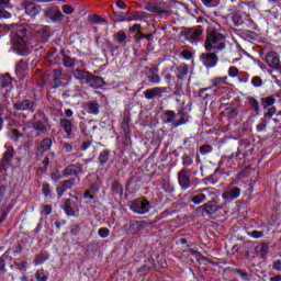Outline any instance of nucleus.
<instances>
[{"instance_id": "39448f33", "label": "nucleus", "mask_w": 281, "mask_h": 281, "mask_svg": "<svg viewBox=\"0 0 281 281\" xmlns=\"http://www.w3.org/2000/svg\"><path fill=\"white\" fill-rule=\"evenodd\" d=\"M240 196V188L237 187H229L223 194L222 199L226 201V203H231V201H234L235 199H238Z\"/></svg>"}, {"instance_id": "7c9ffc66", "label": "nucleus", "mask_w": 281, "mask_h": 281, "mask_svg": "<svg viewBox=\"0 0 281 281\" xmlns=\"http://www.w3.org/2000/svg\"><path fill=\"white\" fill-rule=\"evenodd\" d=\"M248 236H250V238H262V236H265V233L259 231H251L248 233Z\"/></svg>"}, {"instance_id": "13d9d810", "label": "nucleus", "mask_w": 281, "mask_h": 281, "mask_svg": "<svg viewBox=\"0 0 281 281\" xmlns=\"http://www.w3.org/2000/svg\"><path fill=\"white\" fill-rule=\"evenodd\" d=\"M117 8H120L121 10H124V8H126V3L122 2V1H117L116 2Z\"/></svg>"}, {"instance_id": "79ce46f5", "label": "nucleus", "mask_w": 281, "mask_h": 281, "mask_svg": "<svg viewBox=\"0 0 281 281\" xmlns=\"http://www.w3.org/2000/svg\"><path fill=\"white\" fill-rule=\"evenodd\" d=\"M42 214L44 216H49V214H52V206L49 205L44 206V209L42 210Z\"/></svg>"}, {"instance_id": "ddd939ff", "label": "nucleus", "mask_w": 281, "mask_h": 281, "mask_svg": "<svg viewBox=\"0 0 281 281\" xmlns=\"http://www.w3.org/2000/svg\"><path fill=\"white\" fill-rule=\"evenodd\" d=\"M49 148H52V139L45 138V139L41 140V143L37 147V153H38V155H45V153H47V150H49Z\"/></svg>"}, {"instance_id": "c9c22d12", "label": "nucleus", "mask_w": 281, "mask_h": 281, "mask_svg": "<svg viewBox=\"0 0 281 281\" xmlns=\"http://www.w3.org/2000/svg\"><path fill=\"white\" fill-rule=\"evenodd\" d=\"M201 155H207V153H212V147L210 145H204L200 147Z\"/></svg>"}, {"instance_id": "c03bdc74", "label": "nucleus", "mask_w": 281, "mask_h": 281, "mask_svg": "<svg viewBox=\"0 0 281 281\" xmlns=\"http://www.w3.org/2000/svg\"><path fill=\"white\" fill-rule=\"evenodd\" d=\"M12 14L5 10L0 11V19H11Z\"/></svg>"}, {"instance_id": "473e14b6", "label": "nucleus", "mask_w": 281, "mask_h": 281, "mask_svg": "<svg viewBox=\"0 0 281 281\" xmlns=\"http://www.w3.org/2000/svg\"><path fill=\"white\" fill-rule=\"evenodd\" d=\"M109 234H111V231H109V228H100L99 229V236L101 238H109Z\"/></svg>"}, {"instance_id": "20e7f679", "label": "nucleus", "mask_w": 281, "mask_h": 281, "mask_svg": "<svg viewBox=\"0 0 281 281\" xmlns=\"http://www.w3.org/2000/svg\"><path fill=\"white\" fill-rule=\"evenodd\" d=\"M132 212L135 214H146L150 211V203L145 199H136L131 205Z\"/></svg>"}, {"instance_id": "dca6fc26", "label": "nucleus", "mask_w": 281, "mask_h": 281, "mask_svg": "<svg viewBox=\"0 0 281 281\" xmlns=\"http://www.w3.org/2000/svg\"><path fill=\"white\" fill-rule=\"evenodd\" d=\"M71 186H74V182H71V180L65 181V182H60L57 187V193L59 196H63L65 190H69V188H71Z\"/></svg>"}, {"instance_id": "0e129e2a", "label": "nucleus", "mask_w": 281, "mask_h": 281, "mask_svg": "<svg viewBox=\"0 0 281 281\" xmlns=\"http://www.w3.org/2000/svg\"><path fill=\"white\" fill-rule=\"evenodd\" d=\"M35 1H37V3H49L54 0H35Z\"/></svg>"}, {"instance_id": "6e6d98bb", "label": "nucleus", "mask_w": 281, "mask_h": 281, "mask_svg": "<svg viewBox=\"0 0 281 281\" xmlns=\"http://www.w3.org/2000/svg\"><path fill=\"white\" fill-rule=\"evenodd\" d=\"M5 269V259L3 257H0V271H3Z\"/></svg>"}, {"instance_id": "37998d69", "label": "nucleus", "mask_w": 281, "mask_h": 281, "mask_svg": "<svg viewBox=\"0 0 281 281\" xmlns=\"http://www.w3.org/2000/svg\"><path fill=\"white\" fill-rule=\"evenodd\" d=\"M92 23H102L104 21V19H102V16L94 14L91 18Z\"/></svg>"}, {"instance_id": "6ab92c4d", "label": "nucleus", "mask_w": 281, "mask_h": 281, "mask_svg": "<svg viewBox=\"0 0 281 281\" xmlns=\"http://www.w3.org/2000/svg\"><path fill=\"white\" fill-rule=\"evenodd\" d=\"M166 115H167V122L169 124H173V126H181V124H186V121H181L179 123H175V119L177 117L176 114H175V111H167L166 112Z\"/></svg>"}, {"instance_id": "f704fd0d", "label": "nucleus", "mask_w": 281, "mask_h": 281, "mask_svg": "<svg viewBox=\"0 0 281 281\" xmlns=\"http://www.w3.org/2000/svg\"><path fill=\"white\" fill-rule=\"evenodd\" d=\"M63 12L65 14H74V7H71L69 4H65V5H63Z\"/></svg>"}, {"instance_id": "4be33fe9", "label": "nucleus", "mask_w": 281, "mask_h": 281, "mask_svg": "<svg viewBox=\"0 0 281 281\" xmlns=\"http://www.w3.org/2000/svg\"><path fill=\"white\" fill-rule=\"evenodd\" d=\"M146 10H148V12H157L158 14H166V12H170L169 8L161 9V8L155 7V5H149L146 8Z\"/></svg>"}, {"instance_id": "f257e3e1", "label": "nucleus", "mask_w": 281, "mask_h": 281, "mask_svg": "<svg viewBox=\"0 0 281 281\" xmlns=\"http://www.w3.org/2000/svg\"><path fill=\"white\" fill-rule=\"evenodd\" d=\"M25 34L27 32L23 27H18L12 33V49L19 54V56H27L30 54V50L27 49V44L25 43Z\"/></svg>"}, {"instance_id": "393cba45", "label": "nucleus", "mask_w": 281, "mask_h": 281, "mask_svg": "<svg viewBox=\"0 0 281 281\" xmlns=\"http://www.w3.org/2000/svg\"><path fill=\"white\" fill-rule=\"evenodd\" d=\"M114 40L116 43L122 44L126 41V33L124 31H120L114 35Z\"/></svg>"}, {"instance_id": "b1692460", "label": "nucleus", "mask_w": 281, "mask_h": 281, "mask_svg": "<svg viewBox=\"0 0 281 281\" xmlns=\"http://www.w3.org/2000/svg\"><path fill=\"white\" fill-rule=\"evenodd\" d=\"M63 175L64 177H70V175H78V170H76L75 165H70L64 170Z\"/></svg>"}, {"instance_id": "aec40b11", "label": "nucleus", "mask_w": 281, "mask_h": 281, "mask_svg": "<svg viewBox=\"0 0 281 281\" xmlns=\"http://www.w3.org/2000/svg\"><path fill=\"white\" fill-rule=\"evenodd\" d=\"M89 113H92L93 115H98L100 113V104H98L97 101H92L88 104Z\"/></svg>"}, {"instance_id": "8fccbe9b", "label": "nucleus", "mask_w": 281, "mask_h": 281, "mask_svg": "<svg viewBox=\"0 0 281 281\" xmlns=\"http://www.w3.org/2000/svg\"><path fill=\"white\" fill-rule=\"evenodd\" d=\"M109 159V155L108 154H101L100 155V161L101 164H106V160Z\"/></svg>"}, {"instance_id": "9d476101", "label": "nucleus", "mask_w": 281, "mask_h": 281, "mask_svg": "<svg viewBox=\"0 0 281 281\" xmlns=\"http://www.w3.org/2000/svg\"><path fill=\"white\" fill-rule=\"evenodd\" d=\"M266 63L268 67H271L272 69H277V67L280 65V57L278 56V53L270 52L266 56Z\"/></svg>"}, {"instance_id": "bf43d9fd", "label": "nucleus", "mask_w": 281, "mask_h": 281, "mask_svg": "<svg viewBox=\"0 0 281 281\" xmlns=\"http://www.w3.org/2000/svg\"><path fill=\"white\" fill-rule=\"evenodd\" d=\"M52 179H53V181H58V179H60V173H58V172L53 173Z\"/></svg>"}, {"instance_id": "f8f14e48", "label": "nucleus", "mask_w": 281, "mask_h": 281, "mask_svg": "<svg viewBox=\"0 0 281 281\" xmlns=\"http://www.w3.org/2000/svg\"><path fill=\"white\" fill-rule=\"evenodd\" d=\"M24 10H25L26 14L32 18L37 16V14L41 13V7H38L32 2L25 3Z\"/></svg>"}, {"instance_id": "680f3d73", "label": "nucleus", "mask_w": 281, "mask_h": 281, "mask_svg": "<svg viewBox=\"0 0 281 281\" xmlns=\"http://www.w3.org/2000/svg\"><path fill=\"white\" fill-rule=\"evenodd\" d=\"M65 115H66V117H71L74 115V111L66 110Z\"/></svg>"}, {"instance_id": "cd10ccee", "label": "nucleus", "mask_w": 281, "mask_h": 281, "mask_svg": "<svg viewBox=\"0 0 281 281\" xmlns=\"http://www.w3.org/2000/svg\"><path fill=\"white\" fill-rule=\"evenodd\" d=\"M251 85L252 87H255L256 89L262 87L263 82H262V78H260L259 76H255L251 79Z\"/></svg>"}, {"instance_id": "4468645a", "label": "nucleus", "mask_w": 281, "mask_h": 281, "mask_svg": "<svg viewBox=\"0 0 281 281\" xmlns=\"http://www.w3.org/2000/svg\"><path fill=\"white\" fill-rule=\"evenodd\" d=\"M199 210H201L205 214H216V212H218V206H216V204L212 202H209L200 206Z\"/></svg>"}, {"instance_id": "6e6552de", "label": "nucleus", "mask_w": 281, "mask_h": 281, "mask_svg": "<svg viewBox=\"0 0 281 281\" xmlns=\"http://www.w3.org/2000/svg\"><path fill=\"white\" fill-rule=\"evenodd\" d=\"M166 93V88H151L144 91L146 100H155V98H161Z\"/></svg>"}, {"instance_id": "423d86ee", "label": "nucleus", "mask_w": 281, "mask_h": 281, "mask_svg": "<svg viewBox=\"0 0 281 281\" xmlns=\"http://www.w3.org/2000/svg\"><path fill=\"white\" fill-rule=\"evenodd\" d=\"M178 183L181 190H188V188H190V172L187 170H181L178 173Z\"/></svg>"}, {"instance_id": "5701e85b", "label": "nucleus", "mask_w": 281, "mask_h": 281, "mask_svg": "<svg viewBox=\"0 0 281 281\" xmlns=\"http://www.w3.org/2000/svg\"><path fill=\"white\" fill-rule=\"evenodd\" d=\"M206 8H218L221 0H201Z\"/></svg>"}, {"instance_id": "603ef678", "label": "nucleus", "mask_w": 281, "mask_h": 281, "mask_svg": "<svg viewBox=\"0 0 281 281\" xmlns=\"http://www.w3.org/2000/svg\"><path fill=\"white\" fill-rule=\"evenodd\" d=\"M142 29V25L140 24H134L130 31L131 32H139V30Z\"/></svg>"}, {"instance_id": "49530a36", "label": "nucleus", "mask_w": 281, "mask_h": 281, "mask_svg": "<svg viewBox=\"0 0 281 281\" xmlns=\"http://www.w3.org/2000/svg\"><path fill=\"white\" fill-rule=\"evenodd\" d=\"M182 56L186 60H190V58H192V53L190 50H184L182 52Z\"/></svg>"}, {"instance_id": "7ed1b4c3", "label": "nucleus", "mask_w": 281, "mask_h": 281, "mask_svg": "<svg viewBox=\"0 0 281 281\" xmlns=\"http://www.w3.org/2000/svg\"><path fill=\"white\" fill-rule=\"evenodd\" d=\"M223 38H225V36H223L221 33L209 32L205 42V49H207L209 52L212 49H225Z\"/></svg>"}, {"instance_id": "c85d7f7f", "label": "nucleus", "mask_w": 281, "mask_h": 281, "mask_svg": "<svg viewBox=\"0 0 281 281\" xmlns=\"http://www.w3.org/2000/svg\"><path fill=\"white\" fill-rule=\"evenodd\" d=\"M47 260V257L45 255H37L34 259V265L38 266V265H43V262H45Z\"/></svg>"}, {"instance_id": "1a4fd4ad", "label": "nucleus", "mask_w": 281, "mask_h": 281, "mask_svg": "<svg viewBox=\"0 0 281 281\" xmlns=\"http://www.w3.org/2000/svg\"><path fill=\"white\" fill-rule=\"evenodd\" d=\"M201 34H203V29H189L186 33V38L189 43H196L198 38H201Z\"/></svg>"}, {"instance_id": "e2e57ef3", "label": "nucleus", "mask_w": 281, "mask_h": 281, "mask_svg": "<svg viewBox=\"0 0 281 281\" xmlns=\"http://www.w3.org/2000/svg\"><path fill=\"white\" fill-rule=\"evenodd\" d=\"M270 281H281V276H276L271 278Z\"/></svg>"}, {"instance_id": "e433bc0d", "label": "nucleus", "mask_w": 281, "mask_h": 281, "mask_svg": "<svg viewBox=\"0 0 281 281\" xmlns=\"http://www.w3.org/2000/svg\"><path fill=\"white\" fill-rule=\"evenodd\" d=\"M143 16H144V13L136 12V13H134V16L126 19V21H139V19Z\"/></svg>"}, {"instance_id": "9b49d317", "label": "nucleus", "mask_w": 281, "mask_h": 281, "mask_svg": "<svg viewBox=\"0 0 281 281\" xmlns=\"http://www.w3.org/2000/svg\"><path fill=\"white\" fill-rule=\"evenodd\" d=\"M13 106L16 111H34V102L30 100H24L22 102L14 103Z\"/></svg>"}, {"instance_id": "3c124183", "label": "nucleus", "mask_w": 281, "mask_h": 281, "mask_svg": "<svg viewBox=\"0 0 281 281\" xmlns=\"http://www.w3.org/2000/svg\"><path fill=\"white\" fill-rule=\"evenodd\" d=\"M183 166H192V158L184 157L183 159Z\"/></svg>"}, {"instance_id": "de8ad7c7", "label": "nucleus", "mask_w": 281, "mask_h": 281, "mask_svg": "<svg viewBox=\"0 0 281 281\" xmlns=\"http://www.w3.org/2000/svg\"><path fill=\"white\" fill-rule=\"evenodd\" d=\"M277 111H278V110L276 109V106H272V108H270V109L268 110L267 115H269V117H273V115H276Z\"/></svg>"}, {"instance_id": "774afa93", "label": "nucleus", "mask_w": 281, "mask_h": 281, "mask_svg": "<svg viewBox=\"0 0 281 281\" xmlns=\"http://www.w3.org/2000/svg\"><path fill=\"white\" fill-rule=\"evenodd\" d=\"M165 80H172V75H165Z\"/></svg>"}, {"instance_id": "a878e982", "label": "nucleus", "mask_w": 281, "mask_h": 281, "mask_svg": "<svg viewBox=\"0 0 281 281\" xmlns=\"http://www.w3.org/2000/svg\"><path fill=\"white\" fill-rule=\"evenodd\" d=\"M11 83H12V77H10V75H5L4 77H2L0 82L1 89H5V87H8Z\"/></svg>"}, {"instance_id": "2eb2a0df", "label": "nucleus", "mask_w": 281, "mask_h": 281, "mask_svg": "<svg viewBox=\"0 0 281 281\" xmlns=\"http://www.w3.org/2000/svg\"><path fill=\"white\" fill-rule=\"evenodd\" d=\"M60 126L61 128H64L65 133H67V135H71V132L74 130V123H71V121L67 120V119H63L60 121Z\"/></svg>"}, {"instance_id": "052dcab7", "label": "nucleus", "mask_w": 281, "mask_h": 281, "mask_svg": "<svg viewBox=\"0 0 281 281\" xmlns=\"http://www.w3.org/2000/svg\"><path fill=\"white\" fill-rule=\"evenodd\" d=\"M12 135H13V137H15L16 139H19V137H21V135L19 134V130H12Z\"/></svg>"}, {"instance_id": "2f4dec72", "label": "nucleus", "mask_w": 281, "mask_h": 281, "mask_svg": "<svg viewBox=\"0 0 281 281\" xmlns=\"http://www.w3.org/2000/svg\"><path fill=\"white\" fill-rule=\"evenodd\" d=\"M149 82H153L154 85H159V82H161V77H159V75L157 74H154L149 76Z\"/></svg>"}, {"instance_id": "72a5a7b5", "label": "nucleus", "mask_w": 281, "mask_h": 281, "mask_svg": "<svg viewBox=\"0 0 281 281\" xmlns=\"http://www.w3.org/2000/svg\"><path fill=\"white\" fill-rule=\"evenodd\" d=\"M15 266L19 269V271H22V272L27 271V262H25V261L16 262Z\"/></svg>"}, {"instance_id": "a18cd8bd", "label": "nucleus", "mask_w": 281, "mask_h": 281, "mask_svg": "<svg viewBox=\"0 0 281 281\" xmlns=\"http://www.w3.org/2000/svg\"><path fill=\"white\" fill-rule=\"evenodd\" d=\"M272 269H274V271H281V261L280 260L274 261Z\"/></svg>"}, {"instance_id": "f3484780", "label": "nucleus", "mask_w": 281, "mask_h": 281, "mask_svg": "<svg viewBox=\"0 0 281 281\" xmlns=\"http://www.w3.org/2000/svg\"><path fill=\"white\" fill-rule=\"evenodd\" d=\"M33 131H38V133H47L49 131V126L45 122H37L31 126Z\"/></svg>"}, {"instance_id": "338daca9", "label": "nucleus", "mask_w": 281, "mask_h": 281, "mask_svg": "<svg viewBox=\"0 0 281 281\" xmlns=\"http://www.w3.org/2000/svg\"><path fill=\"white\" fill-rule=\"evenodd\" d=\"M94 82H100V85H102V78H100V77H97V78H94Z\"/></svg>"}, {"instance_id": "ea45409f", "label": "nucleus", "mask_w": 281, "mask_h": 281, "mask_svg": "<svg viewBox=\"0 0 281 281\" xmlns=\"http://www.w3.org/2000/svg\"><path fill=\"white\" fill-rule=\"evenodd\" d=\"M64 65H65V67H72L74 58L66 56V58H64Z\"/></svg>"}, {"instance_id": "412c9836", "label": "nucleus", "mask_w": 281, "mask_h": 281, "mask_svg": "<svg viewBox=\"0 0 281 281\" xmlns=\"http://www.w3.org/2000/svg\"><path fill=\"white\" fill-rule=\"evenodd\" d=\"M206 200H207V196L203 193H200L198 195H194L191 199V202L194 203V205H201V203H203V201H206Z\"/></svg>"}, {"instance_id": "f03ea898", "label": "nucleus", "mask_w": 281, "mask_h": 281, "mask_svg": "<svg viewBox=\"0 0 281 281\" xmlns=\"http://www.w3.org/2000/svg\"><path fill=\"white\" fill-rule=\"evenodd\" d=\"M227 77H215L211 79V87L204 88L201 90V93H205V91H213L217 95H222V93H227Z\"/></svg>"}, {"instance_id": "69168bd1", "label": "nucleus", "mask_w": 281, "mask_h": 281, "mask_svg": "<svg viewBox=\"0 0 281 281\" xmlns=\"http://www.w3.org/2000/svg\"><path fill=\"white\" fill-rule=\"evenodd\" d=\"M237 273H239V276H241V278H246L247 277V273L240 271V270H237Z\"/></svg>"}, {"instance_id": "58836bf2", "label": "nucleus", "mask_w": 281, "mask_h": 281, "mask_svg": "<svg viewBox=\"0 0 281 281\" xmlns=\"http://www.w3.org/2000/svg\"><path fill=\"white\" fill-rule=\"evenodd\" d=\"M178 71H181V75H178V78H181V76H188V66H180Z\"/></svg>"}, {"instance_id": "4d7b16f0", "label": "nucleus", "mask_w": 281, "mask_h": 281, "mask_svg": "<svg viewBox=\"0 0 281 281\" xmlns=\"http://www.w3.org/2000/svg\"><path fill=\"white\" fill-rule=\"evenodd\" d=\"M43 192H44L45 196H49V186L48 184H45L43 187Z\"/></svg>"}, {"instance_id": "5fc2aeb1", "label": "nucleus", "mask_w": 281, "mask_h": 281, "mask_svg": "<svg viewBox=\"0 0 281 281\" xmlns=\"http://www.w3.org/2000/svg\"><path fill=\"white\" fill-rule=\"evenodd\" d=\"M266 128H267V122L266 121H262L261 125L257 126L258 131H265Z\"/></svg>"}, {"instance_id": "4c0bfd02", "label": "nucleus", "mask_w": 281, "mask_h": 281, "mask_svg": "<svg viewBox=\"0 0 281 281\" xmlns=\"http://www.w3.org/2000/svg\"><path fill=\"white\" fill-rule=\"evenodd\" d=\"M228 76H231V78H236V76H238V68L231 67L228 70Z\"/></svg>"}, {"instance_id": "09e8293b", "label": "nucleus", "mask_w": 281, "mask_h": 281, "mask_svg": "<svg viewBox=\"0 0 281 281\" xmlns=\"http://www.w3.org/2000/svg\"><path fill=\"white\" fill-rule=\"evenodd\" d=\"M250 104L255 109V111H258V109H260V105L258 104V101H256L255 99L250 100Z\"/></svg>"}, {"instance_id": "0eeeda50", "label": "nucleus", "mask_w": 281, "mask_h": 281, "mask_svg": "<svg viewBox=\"0 0 281 281\" xmlns=\"http://www.w3.org/2000/svg\"><path fill=\"white\" fill-rule=\"evenodd\" d=\"M201 60L204 65V67H216V64L218 63V58L216 57V54L213 53H206L202 54Z\"/></svg>"}, {"instance_id": "a19ab883", "label": "nucleus", "mask_w": 281, "mask_h": 281, "mask_svg": "<svg viewBox=\"0 0 281 281\" xmlns=\"http://www.w3.org/2000/svg\"><path fill=\"white\" fill-rule=\"evenodd\" d=\"M61 149L65 150V153H71L74 147L68 143H64V144H61Z\"/></svg>"}, {"instance_id": "864d4df0", "label": "nucleus", "mask_w": 281, "mask_h": 281, "mask_svg": "<svg viewBox=\"0 0 281 281\" xmlns=\"http://www.w3.org/2000/svg\"><path fill=\"white\" fill-rule=\"evenodd\" d=\"M10 5V0H0V8H8Z\"/></svg>"}, {"instance_id": "c756f323", "label": "nucleus", "mask_w": 281, "mask_h": 281, "mask_svg": "<svg viewBox=\"0 0 281 281\" xmlns=\"http://www.w3.org/2000/svg\"><path fill=\"white\" fill-rule=\"evenodd\" d=\"M35 278L37 281H47V276H45L43 270H38L35 274Z\"/></svg>"}, {"instance_id": "bb28decb", "label": "nucleus", "mask_w": 281, "mask_h": 281, "mask_svg": "<svg viewBox=\"0 0 281 281\" xmlns=\"http://www.w3.org/2000/svg\"><path fill=\"white\" fill-rule=\"evenodd\" d=\"M273 104H276V99H273L271 97H267V98L262 99L263 109H267L268 106H273Z\"/></svg>"}, {"instance_id": "a211bd4d", "label": "nucleus", "mask_w": 281, "mask_h": 281, "mask_svg": "<svg viewBox=\"0 0 281 281\" xmlns=\"http://www.w3.org/2000/svg\"><path fill=\"white\" fill-rule=\"evenodd\" d=\"M63 210L67 216H76V211L71 207V200H66L64 202Z\"/></svg>"}]
</instances>
